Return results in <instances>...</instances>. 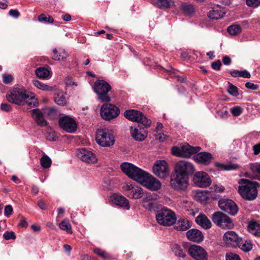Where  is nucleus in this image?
I'll return each mask as SVG.
<instances>
[{
	"label": "nucleus",
	"instance_id": "52",
	"mask_svg": "<svg viewBox=\"0 0 260 260\" xmlns=\"http://www.w3.org/2000/svg\"><path fill=\"white\" fill-rule=\"evenodd\" d=\"M3 237L4 239L6 240H9L10 239L14 240L16 238V236L14 233V232L11 231H7L3 234Z\"/></svg>",
	"mask_w": 260,
	"mask_h": 260
},
{
	"label": "nucleus",
	"instance_id": "56",
	"mask_svg": "<svg viewBox=\"0 0 260 260\" xmlns=\"http://www.w3.org/2000/svg\"><path fill=\"white\" fill-rule=\"evenodd\" d=\"M217 116L221 119H226L228 117L229 114L227 110L218 111L217 112Z\"/></svg>",
	"mask_w": 260,
	"mask_h": 260
},
{
	"label": "nucleus",
	"instance_id": "25",
	"mask_svg": "<svg viewBox=\"0 0 260 260\" xmlns=\"http://www.w3.org/2000/svg\"><path fill=\"white\" fill-rule=\"evenodd\" d=\"M194 160L199 164L205 165L209 164L212 159V155L211 153L207 152H201L197 153L193 156Z\"/></svg>",
	"mask_w": 260,
	"mask_h": 260
},
{
	"label": "nucleus",
	"instance_id": "64",
	"mask_svg": "<svg viewBox=\"0 0 260 260\" xmlns=\"http://www.w3.org/2000/svg\"><path fill=\"white\" fill-rule=\"evenodd\" d=\"M253 150L255 155L258 154L260 152V143L254 145L253 146Z\"/></svg>",
	"mask_w": 260,
	"mask_h": 260
},
{
	"label": "nucleus",
	"instance_id": "3",
	"mask_svg": "<svg viewBox=\"0 0 260 260\" xmlns=\"http://www.w3.org/2000/svg\"><path fill=\"white\" fill-rule=\"evenodd\" d=\"M155 218L160 225L165 226H171L177 220V216L175 212L167 207H163L157 210Z\"/></svg>",
	"mask_w": 260,
	"mask_h": 260
},
{
	"label": "nucleus",
	"instance_id": "44",
	"mask_svg": "<svg viewBox=\"0 0 260 260\" xmlns=\"http://www.w3.org/2000/svg\"><path fill=\"white\" fill-rule=\"evenodd\" d=\"M181 10L185 15H191L194 12L193 6L190 4H183L181 6Z\"/></svg>",
	"mask_w": 260,
	"mask_h": 260
},
{
	"label": "nucleus",
	"instance_id": "9",
	"mask_svg": "<svg viewBox=\"0 0 260 260\" xmlns=\"http://www.w3.org/2000/svg\"><path fill=\"white\" fill-rule=\"evenodd\" d=\"M212 220L216 225L223 229H230L234 226L231 218L220 211L215 212L212 215Z\"/></svg>",
	"mask_w": 260,
	"mask_h": 260
},
{
	"label": "nucleus",
	"instance_id": "45",
	"mask_svg": "<svg viewBox=\"0 0 260 260\" xmlns=\"http://www.w3.org/2000/svg\"><path fill=\"white\" fill-rule=\"evenodd\" d=\"M38 20L40 22L44 23H52L54 22L52 17L49 15L42 14L38 16Z\"/></svg>",
	"mask_w": 260,
	"mask_h": 260
},
{
	"label": "nucleus",
	"instance_id": "37",
	"mask_svg": "<svg viewBox=\"0 0 260 260\" xmlns=\"http://www.w3.org/2000/svg\"><path fill=\"white\" fill-rule=\"evenodd\" d=\"M250 169L253 177L260 180V164L253 163L250 165Z\"/></svg>",
	"mask_w": 260,
	"mask_h": 260
},
{
	"label": "nucleus",
	"instance_id": "6",
	"mask_svg": "<svg viewBox=\"0 0 260 260\" xmlns=\"http://www.w3.org/2000/svg\"><path fill=\"white\" fill-rule=\"evenodd\" d=\"M56 111L51 107L44 108L43 111L39 109H34L31 110V116L35 122L40 126L47 125V122L44 119V116H51L55 115Z\"/></svg>",
	"mask_w": 260,
	"mask_h": 260
},
{
	"label": "nucleus",
	"instance_id": "62",
	"mask_svg": "<svg viewBox=\"0 0 260 260\" xmlns=\"http://www.w3.org/2000/svg\"><path fill=\"white\" fill-rule=\"evenodd\" d=\"M240 77L244 78H250V74L246 70L240 71Z\"/></svg>",
	"mask_w": 260,
	"mask_h": 260
},
{
	"label": "nucleus",
	"instance_id": "14",
	"mask_svg": "<svg viewBox=\"0 0 260 260\" xmlns=\"http://www.w3.org/2000/svg\"><path fill=\"white\" fill-rule=\"evenodd\" d=\"M189 255L196 260H208V253L202 247L191 245L188 249Z\"/></svg>",
	"mask_w": 260,
	"mask_h": 260
},
{
	"label": "nucleus",
	"instance_id": "26",
	"mask_svg": "<svg viewBox=\"0 0 260 260\" xmlns=\"http://www.w3.org/2000/svg\"><path fill=\"white\" fill-rule=\"evenodd\" d=\"M69 56V53L64 49L60 48L53 49L51 54V57L53 60L59 61H66Z\"/></svg>",
	"mask_w": 260,
	"mask_h": 260
},
{
	"label": "nucleus",
	"instance_id": "32",
	"mask_svg": "<svg viewBox=\"0 0 260 260\" xmlns=\"http://www.w3.org/2000/svg\"><path fill=\"white\" fill-rule=\"evenodd\" d=\"M150 3L159 9L169 8L171 6V0H150Z\"/></svg>",
	"mask_w": 260,
	"mask_h": 260
},
{
	"label": "nucleus",
	"instance_id": "47",
	"mask_svg": "<svg viewBox=\"0 0 260 260\" xmlns=\"http://www.w3.org/2000/svg\"><path fill=\"white\" fill-rule=\"evenodd\" d=\"M216 166L221 168L222 170H235L237 168V166L235 165H232V164H228V165H225L223 164H220L218 162L216 163Z\"/></svg>",
	"mask_w": 260,
	"mask_h": 260
},
{
	"label": "nucleus",
	"instance_id": "31",
	"mask_svg": "<svg viewBox=\"0 0 260 260\" xmlns=\"http://www.w3.org/2000/svg\"><path fill=\"white\" fill-rule=\"evenodd\" d=\"M252 246L251 241L242 238H240L237 245V247L246 252L250 251L252 248Z\"/></svg>",
	"mask_w": 260,
	"mask_h": 260
},
{
	"label": "nucleus",
	"instance_id": "10",
	"mask_svg": "<svg viewBox=\"0 0 260 260\" xmlns=\"http://www.w3.org/2000/svg\"><path fill=\"white\" fill-rule=\"evenodd\" d=\"M120 113L119 109L112 104H103L100 109V115L102 118L107 121H110L117 117Z\"/></svg>",
	"mask_w": 260,
	"mask_h": 260
},
{
	"label": "nucleus",
	"instance_id": "23",
	"mask_svg": "<svg viewBox=\"0 0 260 260\" xmlns=\"http://www.w3.org/2000/svg\"><path fill=\"white\" fill-rule=\"evenodd\" d=\"M111 200L113 204L125 210H129L130 208L128 200L123 196L116 194H113L111 197Z\"/></svg>",
	"mask_w": 260,
	"mask_h": 260
},
{
	"label": "nucleus",
	"instance_id": "24",
	"mask_svg": "<svg viewBox=\"0 0 260 260\" xmlns=\"http://www.w3.org/2000/svg\"><path fill=\"white\" fill-rule=\"evenodd\" d=\"M186 234L188 239L192 242L200 243L204 239V235L202 232L196 229L188 230Z\"/></svg>",
	"mask_w": 260,
	"mask_h": 260
},
{
	"label": "nucleus",
	"instance_id": "12",
	"mask_svg": "<svg viewBox=\"0 0 260 260\" xmlns=\"http://www.w3.org/2000/svg\"><path fill=\"white\" fill-rule=\"evenodd\" d=\"M173 171L188 178L195 172V168L190 162L186 160H180L175 164Z\"/></svg>",
	"mask_w": 260,
	"mask_h": 260
},
{
	"label": "nucleus",
	"instance_id": "1",
	"mask_svg": "<svg viewBox=\"0 0 260 260\" xmlns=\"http://www.w3.org/2000/svg\"><path fill=\"white\" fill-rule=\"evenodd\" d=\"M7 100L18 105H24L26 103L30 107H37V99L31 96L23 87H16L9 91L6 95Z\"/></svg>",
	"mask_w": 260,
	"mask_h": 260
},
{
	"label": "nucleus",
	"instance_id": "11",
	"mask_svg": "<svg viewBox=\"0 0 260 260\" xmlns=\"http://www.w3.org/2000/svg\"><path fill=\"white\" fill-rule=\"evenodd\" d=\"M124 116L127 119L141 123L145 126L150 125L151 123V120L145 116L142 112L136 110H126L124 113Z\"/></svg>",
	"mask_w": 260,
	"mask_h": 260
},
{
	"label": "nucleus",
	"instance_id": "21",
	"mask_svg": "<svg viewBox=\"0 0 260 260\" xmlns=\"http://www.w3.org/2000/svg\"><path fill=\"white\" fill-rule=\"evenodd\" d=\"M126 196L131 198L138 199L141 198L143 194L141 187L131 185H126L124 187Z\"/></svg>",
	"mask_w": 260,
	"mask_h": 260
},
{
	"label": "nucleus",
	"instance_id": "36",
	"mask_svg": "<svg viewBox=\"0 0 260 260\" xmlns=\"http://www.w3.org/2000/svg\"><path fill=\"white\" fill-rule=\"evenodd\" d=\"M172 249L175 255L177 257L184 258L186 255L185 251L178 244H173L172 246Z\"/></svg>",
	"mask_w": 260,
	"mask_h": 260
},
{
	"label": "nucleus",
	"instance_id": "60",
	"mask_svg": "<svg viewBox=\"0 0 260 260\" xmlns=\"http://www.w3.org/2000/svg\"><path fill=\"white\" fill-rule=\"evenodd\" d=\"M9 14L15 18H17L20 16V13L17 10L11 9L9 11Z\"/></svg>",
	"mask_w": 260,
	"mask_h": 260
},
{
	"label": "nucleus",
	"instance_id": "19",
	"mask_svg": "<svg viewBox=\"0 0 260 260\" xmlns=\"http://www.w3.org/2000/svg\"><path fill=\"white\" fill-rule=\"evenodd\" d=\"M218 206L221 210L231 215H235L238 212L236 204L231 200H220L218 201Z\"/></svg>",
	"mask_w": 260,
	"mask_h": 260
},
{
	"label": "nucleus",
	"instance_id": "40",
	"mask_svg": "<svg viewBox=\"0 0 260 260\" xmlns=\"http://www.w3.org/2000/svg\"><path fill=\"white\" fill-rule=\"evenodd\" d=\"M195 198L197 201L203 204L206 203L209 199L208 193L205 191H199L197 192Z\"/></svg>",
	"mask_w": 260,
	"mask_h": 260
},
{
	"label": "nucleus",
	"instance_id": "20",
	"mask_svg": "<svg viewBox=\"0 0 260 260\" xmlns=\"http://www.w3.org/2000/svg\"><path fill=\"white\" fill-rule=\"evenodd\" d=\"M77 156L82 161L87 163H95L98 159L95 155L91 151L82 148L78 150Z\"/></svg>",
	"mask_w": 260,
	"mask_h": 260
},
{
	"label": "nucleus",
	"instance_id": "41",
	"mask_svg": "<svg viewBox=\"0 0 260 260\" xmlns=\"http://www.w3.org/2000/svg\"><path fill=\"white\" fill-rule=\"evenodd\" d=\"M54 98L55 102L59 105L63 106L67 103V100L63 92L56 93Z\"/></svg>",
	"mask_w": 260,
	"mask_h": 260
},
{
	"label": "nucleus",
	"instance_id": "4",
	"mask_svg": "<svg viewBox=\"0 0 260 260\" xmlns=\"http://www.w3.org/2000/svg\"><path fill=\"white\" fill-rule=\"evenodd\" d=\"M94 91L98 95V99L102 102H109L111 98L108 93L111 89V85L104 80L98 79L93 86Z\"/></svg>",
	"mask_w": 260,
	"mask_h": 260
},
{
	"label": "nucleus",
	"instance_id": "49",
	"mask_svg": "<svg viewBox=\"0 0 260 260\" xmlns=\"http://www.w3.org/2000/svg\"><path fill=\"white\" fill-rule=\"evenodd\" d=\"M225 260H241L239 255L232 253L228 252L225 254Z\"/></svg>",
	"mask_w": 260,
	"mask_h": 260
},
{
	"label": "nucleus",
	"instance_id": "22",
	"mask_svg": "<svg viewBox=\"0 0 260 260\" xmlns=\"http://www.w3.org/2000/svg\"><path fill=\"white\" fill-rule=\"evenodd\" d=\"M240 238L234 231L226 232L223 236V240L227 247H237Z\"/></svg>",
	"mask_w": 260,
	"mask_h": 260
},
{
	"label": "nucleus",
	"instance_id": "34",
	"mask_svg": "<svg viewBox=\"0 0 260 260\" xmlns=\"http://www.w3.org/2000/svg\"><path fill=\"white\" fill-rule=\"evenodd\" d=\"M35 73L40 79H47L49 77L50 72L44 67H40L36 70Z\"/></svg>",
	"mask_w": 260,
	"mask_h": 260
},
{
	"label": "nucleus",
	"instance_id": "63",
	"mask_svg": "<svg viewBox=\"0 0 260 260\" xmlns=\"http://www.w3.org/2000/svg\"><path fill=\"white\" fill-rule=\"evenodd\" d=\"M47 139L50 141H54L56 140L55 134L54 132H50L47 134Z\"/></svg>",
	"mask_w": 260,
	"mask_h": 260
},
{
	"label": "nucleus",
	"instance_id": "5",
	"mask_svg": "<svg viewBox=\"0 0 260 260\" xmlns=\"http://www.w3.org/2000/svg\"><path fill=\"white\" fill-rule=\"evenodd\" d=\"M95 140L98 144L103 147H110L114 143L113 131L108 128L98 129L96 132Z\"/></svg>",
	"mask_w": 260,
	"mask_h": 260
},
{
	"label": "nucleus",
	"instance_id": "53",
	"mask_svg": "<svg viewBox=\"0 0 260 260\" xmlns=\"http://www.w3.org/2000/svg\"><path fill=\"white\" fill-rule=\"evenodd\" d=\"M168 136L164 133H157L155 135V138L156 140L160 142H163L167 140Z\"/></svg>",
	"mask_w": 260,
	"mask_h": 260
},
{
	"label": "nucleus",
	"instance_id": "39",
	"mask_svg": "<svg viewBox=\"0 0 260 260\" xmlns=\"http://www.w3.org/2000/svg\"><path fill=\"white\" fill-rule=\"evenodd\" d=\"M32 83L35 87L42 90L52 91L53 90V88L52 87L49 86L48 85L45 84L43 82L38 80H34L32 81Z\"/></svg>",
	"mask_w": 260,
	"mask_h": 260
},
{
	"label": "nucleus",
	"instance_id": "46",
	"mask_svg": "<svg viewBox=\"0 0 260 260\" xmlns=\"http://www.w3.org/2000/svg\"><path fill=\"white\" fill-rule=\"evenodd\" d=\"M228 91L231 95L237 96L239 95L238 88L232 83L228 82Z\"/></svg>",
	"mask_w": 260,
	"mask_h": 260
},
{
	"label": "nucleus",
	"instance_id": "54",
	"mask_svg": "<svg viewBox=\"0 0 260 260\" xmlns=\"http://www.w3.org/2000/svg\"><path fill=\"white\" fill-rule=\"evenodd\" d=\"M246 3L250 7L256 8L260 5V0H246Z\"/></svg>",
	"mask_w": 260,
	"mask_h": 260
},
{
	"label": "nucleus",
	"instance_id": "13",
	"mask_svg": "<svg viewBox=\"0 0 260 260\" xmlns=\"http://www.w3.org/2000/svg\"><path fill=\"white\" fill-rule=\"evenodd\" d=\"M153 173L160 178H167L169 175V169L167 162L164 160H156L152 168Z\"/></svg>",
	"mask_w": 260,
	"mask_h": 260
},
{
	"label": "nucleus",
	"instance_id": "58",
	"mask_svg": "<svg viewBox=\"0 0 260 260\" xmlns=\"http://www.w3.org/2000/svg\"><path fill=\"white\" fill-rule=\"evenodd\" d=\"M12 106L6 103H2L1 105V110L5 112H10L12 110Z\"/></svg>",
	"mask_w": 260,
	"mask_h": 260
},
{
	"label": "nucleus",
	"instance_id": "35",
	"mask_svg": "<svg viewBox=\"0 0 260 260\" xmlns=\"http://www.w3.org/2000/svg\"><path fill=\"white\" fill-rule=\"evenodd\" d=\"M190 226L189 222L186 219H179L178 221L176 229L178 231H186Z\"/></svg>",
	"mask_w": 260,
	"mask_h": 260
},
{
	"label": "nucleus",
	"instance_id": "28",
	"mask_svg": "<svg viewBox=\"0 0 260 260\" xmlns=\"http://www.w3.org/2000/svg\"><path fill=\"white\" fill-rule=\"evenodd\" d=\"M131 133L135 140L140 141L144 140L147 136V134L144 129L140 131L136 125L131 127Z\"/></svg>",
	"mask_w": 260,
	"mask_h": 260
},
{
	"label": "nucleus",
	"instance_id": "50",
	"mask_svg": "<svg viewBox=\"0 0 260 260\" xmlns=\"http://www.w3.org/2000/svg\"><path fill=\"white\" fill-rule=\"evenodd\" d=\"M93 252L95 254L99 255L102 258H107L109 257V255L107 252L104 250H102L100 248H96L94 249Z\"/></svg>",
	"mask_w": 260,
	"mask_h": 260
},
{
	"label": "nucleus",
	"instance_id": "42",
	"mask_svg": "<svg viewBox=\"0 0 260 260\" xmlns=\"http://www.w3.org/2000/svg\"><path fill=\"white\" fill-rule=\"evenodd\" d=\"M241 27L239 25H230L227 28L228 32L231 35L236 36L241 32Z\"/></svg>",
	"mask_w": 260,
	"mask_h": 260
},
{
	"label": "nucleus",
	"instance_id": "16",
	"mask_svg": "<svg viewBox=\"0 0 260 260\" xmlns=\"http://www.w3.org/2000/svg\"><path fill=\"white\" fill-rule=\"evenodd\" d=\"M143 207L150 211H156L159 209V204L156 196L147 194L142 200Z\"/></svg>",
	"mask_w": 260,
	"mask_h": 260
},
{
	"label": "nucleus",
	"instance_id": "8",
	"mask_svg": "<svg viewBox=\"0 0 260 260\" xmlns=\"http://www.w3.org/2000/svg\"><path fill=\"white\" fill-rule=\"evenodd\" d=\"M170 185L175 190H184L188 187V178L173 171L170 177Z\"/></svg>",
	"mask_w": 260,
	"mask_h": 260
},
{
	"label": "nucleus",
	"instance_id": "51",
	"mask_svg": "<svg viewBox=\"0 0 260 260\" xmlns=\"http://www.w3.org/2000/svg\"><path fill=\"white\" fill-rule=\"evenodd\" d=\"M231 112L234 116H238L242 113V108L240 106H236L231 109Z\"/></svg>",
	"mask_w": 260,
	"mask_h": 260
},
{
	"label": "nucleus",
	"instance_id": "57",
	"mask_svg": "<svg viewBox=\"0 0 260 260\" xmlns=\"http://www.w3.org/2000/svg\"><path fill=\"white\" fill-rule=\"evenodd\" d=\"M13 209L11 205H7L5 207L4 214L7 217H9L13 212Z\"/></svg>",
	"mask_w": 260,
	"mask_h": 260
},
{
	"label": "nucleus",
	"instance_id": "48",
	"mask_svg": "<svg viewBox=\"0 0 260 260\" xmlns=\"http://www.w3.org/2000/svg\"><path fill=\"white\" fill-rule=\"evenodd\" d=\"M172 153L176 156L183 157V150L182 146L181 147L174 146L172 148Z\"/></svg>",
	"mask_w": 260,
	"mask_h": 260
},
{
	"label": "nucleus",
	"instance_id": "18",
	"mask_svg": "<svg viewBox=\"0 0 260 260\" xmlns=\"http://www.w3.org/2000/svg\"><path fill=\"white\" fill-rule=\"evenodd\" d=\"M193 183L200 187H206L211 183V180L207 173L205 172H198L193 177Z\"/></svg>",
	"mask_w": 260,
	"mask_h": 260
},
{
	"label": "nucleus",
	"instance_id": "61",
	"mask_svg": "<svg viewBox=\"0 0 260 260\" xmlns=\"http://www.w3.org/2000/svg\"><path fill=\"white\" fill-rule=\"evenodd\" d=\"M245 87L248 89H250L252 90H256L258 88L257 85L254 84L251 82H246L245 84Z\"/></svg>",
	"mask_w": 260,
	"mask_h": 260
},
{
	"label": "nucleus",
	"instance_id": "30",
	"mask_svg": "<svg viewBox=\"0 0 260 260\" xmlns=\"http://www.w3.org/2000/svg\"><path fill=\"white\" fill-rule=\"evenodd\" d=\"M196 222L203 229L207 230L211 228L212 223L209 218L204 214H200L196 218Z\"/></svg>",
	"mask_w": 260,
	"mask_h": 260
},
{
	"label": "nucleus",
	"instance_id": "43",
	"mask_svg": "<svg viewBox=\"0 0 260 260\" xmlns=\"http://www.w3.org/2000/svg\"><path fill=\"white\" fill-rule=\"evenodd\" d=\"M52 164V160L47 155H43L40 158V164L41 167L44 169L49 168Z\"/></svg>",
	"mask_w": 260,
	"mask_h": 260
},
{
	"label": "nucleus",
	"instance_id": "27",
	"mask_svg": "<svg viewBox=\"0 0 260 260\" xmlns=\"http://www.w3.org/2000/svg\"><path fill=\"white\" fill-rule=\"evenodd\" d=\"M225 14V9L217 5L208 13V16L212 19H218L222 17Z\"/></svg>",
	"mask_w": 260,
	"mask_h": 260
},
{
	"label": "nucleus",
	"instance_id": "7",
	"mask_svg": "<svg viewBox=\"0 0 260 260\" xmlns=\"http://www.w3.org/2000/svg\"><path fill=\"white\" fill-rule=\"evenodd\" d=\"M120 169L126 175L137 181L143 179L144 171L132 164L124 162L120 165Z\"/></svg>",
	"mask_w": 260,
	"mask_h": 260
},
{
	"label": "nucleus",
	"instance_id": "17",
	"mask_svg": "<svg viewBox=\"0 0 260 260\" xmlns=\"http://www.w3.org/2000/svg\"><path fill=\"white\" fill-rule=\"evenodd\" d=\"M59 126L66 132L73 133L77 128V124L73 118L69 116L61 117L59 119Z\"/></svg>",
	"mask_w": 260,
	"mask_h": 260
},
{
	"label": "nucleus",
	"instance_id": "55",
	"mask_svg": "<svg viewBox=\"0 0 260 260\" xmlns=\"http://www.w3.org/2000/svg\"><path fill=\"white\" fill-rule=\"evenodd\" d=\"M13 78L12 76L9 74H4L3 76V82L6 84H9L12 82Z\"/></svg>",
	"mask_w": 260,
	"mask_h": 260
},
{
	"label": "nucleus",
	"instance_id": "38",
	"mask_svg": "<svg viewBox=\"0 0 260 260\" xmlns=\"http://www.w3.org/2000/svg\"><path fill=\"white\" fill-rule=\"evenodd\" d=\"M59 228L65 231L68 234H71L73 233L72 226L68 219H63L59 224Z\"/></svg>",
	"mask_w": 260,
	"mask_h": 260
},
{
	"label": "nucleus",
	"instance_id": "2",
	"mask_svg": "<svg viewBox=\"0 0 260 260\" xmlns=\"http://www.w3.org/2000/svg\"><path fill=\"white\" fill-rule=\"evenodd\" d=\"M238 191L243 198L251 201L255 199L257 196V187L258 183L256 181H251L246 179H241Z\"/></svg>",
	"mask_w": 260,
	"mask_h": 260
},
{
	"label": "nucleus",
	"instance_id": "59",
	"mask_svg": "<svg viewBox=\"0 0 260 260\" xmlns=\"http://www.w3.org/2000/svg\"><path fill=\"white\" fill-rule=\"evenodd\" d=\"M221 66V63L219 60L214 61L211 64V67L212 68V69L216 71L220 70Z\"/></svg>",
	"mask_w": 260,
	"mask_h": 260
},
{
	"label": "nucleus",
	"instance_id": "15",
	"mask_svg": "<svg viewBox=\"0 0 260 260\" xmlns=\"http://www.w3.org/2000/svg\"><path fill=\"white\" fill-rule=\"evenodd\" d=\"M143 176V179L138 182H143L147 188L151 190H157L161 188V184L158 179L145 171Z\"/></svg>",
	"mask_w": 260,
	"mask_h": 260
},
{
	"label": "nucleus",
	"instance_id": "33",
	"mask_svg": "<svg viewBox=\"0 0 260 260\" xmlns=\"http://www.w3.org/2000/svg\"><path fill=\"white\" fill-rule=\"evenodd\" d=\"M248 230L252 235L260 237V225L255 221H250L248 225Z\"/></svg>",
	"mask_w": 260,
	"mask_h": 260
},
{
	"label": "nucleus",
	"instance_id": "29",
	"mask_svg": "<svg viewBox=\"0 0 260 260\" xmlns=\"http://www.w3.org/2000/svg\"><path fill=\"white\" fill-rule=\"evenodd\" d=\"M183 150V157L189 158L191 155L194 154L199 152L201 148L199 146L192 147L188 144L182 145Z\"/></svg>",
	"mask_w": 260,
	"mask_h": 260
}]
</instances>
